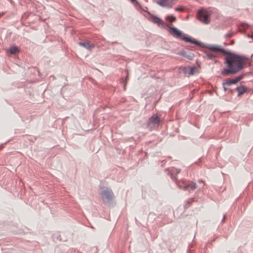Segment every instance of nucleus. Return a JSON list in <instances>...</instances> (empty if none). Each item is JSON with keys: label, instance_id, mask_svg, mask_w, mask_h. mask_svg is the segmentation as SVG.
I'll use <instances>...</instances> for the list:
<instances>
[{"label": "nucleus", "instance_id": "9", "mask_svg": "<svg viewBox=\"0 0 253 253\" xmlns=\"http://www.w3.org/2000/svg\"><path fill=\"white\" fill-rule=\"evenodd\" d=\"M243 78L242 76H240L234 79H229L227 80L226 82L223 83V85H230L232 84H235L237 82H239Z\"/></svg>", "mask_w": 253, "mask_h": 253}, {"label": "nucleus", "instance_id": "12", "mask_svg": "<svg viewBox=\"0 0 253 253\" xmlns=\"http://www.w3.org/2000/svg\"><path fill=\"white\" fill-rule=\"evenodd\" d=\"M177 54L182 56H184V57H185L187 58H188L189 60H192L194 57L193 54H187L186 52L184 50L179 51V52L177 53Z\"/></svg>", "mask_w": 253, "mask_h": 253}, {"label": "nucleus", "instance_id": "7", "mask_svg": "<svg viewBox=\"0 0 253 253\" xmlns=\"http://www.w3.org/2000/svg\"><path fill=\"white\" fill-rule=\"evenodd\" d=\"M148 19L152 22L154 24H157L159 26H164V21L161 19L160 18L153 15H150V17H149Z\"/></svg>", "mask_w": 253, "mask_h": 253}, {"label": "nucleus", "instance_id": "24", "mask_svg": "<svg viewBox=\"0 0 253 253\" xmlns=\"http://www.w3.org/2000/svg\"><path fill=\"white\" fill-rule=\"evenodd\" d=\"M224 86V90H227V88L225 87V86Z\"/></svg>", "mask_w": 253, "mask_h": 253}, {"label": "nucleus", "instance_id": "16", "mask_svg": "<svg viewBox=\"0 0 253 253\" xmlns=\"http://www.w3.org/2000/svg\"><path fill=\"white\" fill-rule=\"evenodd\" d=\"M166 20L171 23V22H174L176 20V18L172 15H169V16H168L166 17Z\"/></svg>", "mask_w": 253, "mask_h": 253}, {"label": "nucleus", "instance_id": "4", "mask_svg": "<svg viewBox=\"0 0 253 253\" xmlns=\"http://www.w3.org/2000/svg\"><path fill=\"white\" fill-rule=\"evenodd\" d=\"M101 198L104 203H109L114 198V194L111 189L106 188L100 193Z\"/></svg>", "mask_w": 253, "mask_h": 253}, {"label": "nucleus", "instance_id": "5", "mask_svg": "<svg viewBox=\"0 0 253 253\" xmlns=\"http://www.w3.org/2000/svg\"><path fill=\"white\" fill-rule=\"evenodd\" d=\"M197 18L201 22L205 24H208L210 22L209 15L204 12L203 9L198 11Z\"/></svg>", "mask_w": 253, "mask_h": 253}, {"label": "nucleus", "instance_id": "19", "mask_svg": "<svg viewBox=\"0 0 253 253\" xmlns=\"http://www.w3.org/2000/svg\"><path fill=\"white\" fill-rule=\"evenodd\" d=\"M241 26L243 27V28H248L249 27V25L248 24H246V23H242L241 24H240Z\"/></svg>", "mask_w": 253, "mask_h": 253}, {"label": "nucleus", "instance_id": "15", "mask_svg": "<svg viewBox=\"0 0 253 253\" xmlns=\"http://www.w3.org/2000/svg\"><path fill=\"white\" fill-rule=\"evenodd\" d=\"M18 52H19V50H18L17 47H16V46H12V47H11L9 48V49L8 50V52L10 54H14Z\"/></svg>", "mask_w": 253, "mask_h": 253}, {"label": "nucleus", "instance_id": "25", "mask_svg": "<svg viewBox=\"0 0 253 253\" xmlns=\"http://www.w3.org/2000/svg\"><path fill=\"white\" fill-rule=\"evenodd\" d=\"M251 37L253 39V34L252 35V36H251Z\"/></svg>", "mask_w": 253, "mask_h": 253}, {"label": "nucleus", "instance_id": "10", "mask_svg": "<svg viewBox=\"0 0 253 253\" xmlns=\"http://www.w3.org/2000/svg\"><path fill=\"white\" fill-rule=\"evenodd\" d=\"M209 51H205L204 54V57L205 58H207L208 59L212 60L214 61L215 62H216L217 60L215 59L216 56L214 54L211 52V51L210 49H209Z\"/></svg>", "mask_w": 253, "mask_h": 253}, {"label": "nucleus", "instance_id": "2", "mask_svg": "<svg viewBox=\"0 0 253 253\" xmlns=\"http://www.w3.org/2000/svg\"><path fill=\"white\" fill-rule=\"evenodd\" d=\"M169 33L175 38L180 39L186 42H190L198 45L202 46L203 43L195 39H192L190 37L186 36L184 34L175 27H169Z\"/></svg>", "mask_w": 253, "mask_h": 253}, {"label": "nucleus", "instance_id": "14", "mask_svg": "<svg viewBox=\"0 0 253 253\" xmlns=\"http://www.w3.org/2000/svg\"><path fill=\"white\" fill-rule=\"evenodd\" d=\"M247 88L245 86H238L236 90L238 92V96H240L247 91Z\"/></svg>", "mask_w": 253, "mask_h": 253}, {"label": "nucleus", "instance_id": "6", "mask_svg": "<svg viewBox=\"0 0 253 253\" xmlns=\"http://www.w3.org/2000/svg\"><path fill=\"white\" fill-rule=\"evenodd\" d=\"M156 3L162 6L167 8H171L174 3L173 0H159Z\"/></svg>", "mask_w": 253, "mask_h": 253}, {"label": "nucleus", "instance_id": "20", "mask_svg": "<svg viewBox=\"0 0 253 253\" xmlns=\"http://www.w3.org/2000/svg\"><path fill=\"white\" fill-rule=\"evenodd\" d=\"M183 10V8L181 7H176L175 8V10L176 11H181Z\"/></svg>", "mask_w": 253, "mask_h": 253}, {"label": "nucleus", "instance_id": "17", "mask_svg": "<svg viewBox=\"0 0 253 253\" xmlns=\"http://www.w3.org/2000/svg\"><path fill=\"white\" fill-rule=\"evenodd\" d=\"M196 70V68L195 67H189V70L188 72L189 75H194Z\"/></svg>", "mask_w": 253, "mask_h": 253}, {"label": "nucleus", "instance_id": "8", "mask_svg": "<svg viewBox=\"0 0 253 253\" xmlns=\"http://www.w3.org/2000/svg\"><path fill=\"white\" fill-rule=\"evenodd\" d=\"M180 189L184 190H193L197 188L196 183L192 181L189 182L188 183L184 184L183 186H179Z\"/></svg>", "mask_w": 253, "mask_h": 253}, {"label": "nucleus", "instance_id": "13", "mask_svg": "<svg viewBox=\"0 0 253 253\" xmlns=\"http://www.w3.org/2000/svg\"><path fill=\"white\" fill-rule=\"evenodd\" d=\"M180 171V169H175V168H173L171 169V171H170V176H171V179L174 181H176V178L175 176H173V174L174 173H176V174H178Z\"/></svg>", "mask_w": 253, "mask_h": 253}, {"label": "nucleus", "instance_id": "22", "mask_svg": "<svg viewBox=\"0 0 253 253\" xmlns=\"http://www.w3.org/2000/svg\"><path fill=\"white\" fill-rule=\"evenodd\" d=\"M230 44H231V45L233 44L234 43V41L233 40H231V41H230Z\"/></svg>", "mask_w": 253, "mask_h": 253}, {"label": "nucleus", "instance_id": "23", "mask_svg": "<svg viewBox=\"0 0 253 253\" xmlns=\"http://www.w3.org/2000/svg\"><path fill=\"white\" fill-rule=\"evenodd\" d=\"M225 215H224L223 218L222 219V221H224L225 220Z\"/></svg>", "mask_w": 253, "mask_h": 253}, {"label": "nucleus", "instance_id": "18", "mask_svg": "<svg viewBox=\"0 0 253 253\" xmlns=\"http://www.w3.org/2000/svg\"><path fill=\"white\" fill-rule=\"evenodd\" d=\"M192 202V200H189L187 202V203L185 205V208H187L189 207L190 203Z\"/></svg>", "mask_w": 253, "mask_h": 253}, {"label": "nucleus", "instance_id": "3", "mask_svg": "<svg viewBox=\"0 0 253 253\" xmlns=\"http://www.w3.org/2000/svg\"><path fill=\"white\" fill-rule=\"evenodd\" d=\"M161 123L160 118L157 114H153L147 122V127L150 129H154L158 127Z\"/></svg>", "mask_w": 253, "mask_h": 253}, {"label": "nucleus", "instance_id": "11", "mask_svg": "<svg viewBox=\"0 0 253 253\" xmlns=\"http://www.w3.org/2000/svg\"><path fill=\"white\" fill-rule=\"evenodd\" d=\"M79 44L87 49H91L94 47L93 43H91L88 42H79Z\"/></svg>", "mask_w": 253, "mask_h": 253}, {"label": "nucleus", "instance_id": "21", "mask_svg": "<svg viewBox=\"0 0 253 253\" xmlns=\"http://www.w3.org/2000/svg\"><path fill=\"white\" fill-rule=\"evenodd\" d=\"M122 82L123 84H124V88H125V86H126V81H125V80H124V79H122Z\"/></svg>", "mask_w": 253, "mask_h": 253}, {"label": "nucleus", "instance_id": "1", "mask_svg": "<svg viewBox=\"0 0 253 253\" xmlns=\"http://www.w3.org/2000/svg\"><path fill=\"white\" fill-rule=\"evenodd\" d=\"M206 48L212 52H221L226 55L224 58V63L226 64V68L221 72L223 76L234 75L243 69L246 65L247 58L245 57L226 50L220 46L209 44L206 46Z\"/></svg>", "mask_w": 253, "mask_h": 253}]
</instances>
